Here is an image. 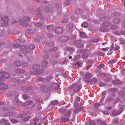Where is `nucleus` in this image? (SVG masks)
<instances>
[{"label": "nucleus", "mask_w": 125, "mask_h": 125, "mask_svg": "<svg viewBox=\"0 0 125 125\" xmlns=\"http://www.w3.org/2000/svg\"><path fill=\"white\" fill-rule=\"evenodd\" d=\"M33 71L31 72L32 74H40L43 72V70L41 69V66L38 64L34 65L33 67Z\"/></svg>", "instance_id": "f257e3e1"}, {"label": "nucleus", "mask_w": 125, "mask_h": 125, "mask_svg": "<svg viewBox=\"0 0 125 125\" xmlns=\"http://www.w3.org/2000/svg\"><path fill=\"white\" fill-rule=\"evenodd\" d=\"M60 111L64 116L70 118L73 112V110L70 108H66L65 109H61Z\"/></svg>", "instance_id": "f03ea898"}, {"label": "nucleus", "mask_w": 125, "mask_h": 125, "mask_svg": "<svg viewBox=\"0 0 125 125\" xmlns=\"http://www.w3.org/2000/svg\"><path fill=\"white\" fill-rule=\"evenodd\" d=\"M20 51L18 53V54L21 56H24L26 55V53L29 52L28 48L25 46H22L20 48Z\"/></svg>", "instance_id": "7ed1b4c3"}, {"label": "nucleus", "mask_w": 125, "mask_h": 125, "mask_svg": "<svg viewBox=\"0 0 125 125\" xmlns=\"http://www.w3.org/2000/svg\"><path fill=\"white\" fill-rule=\"evenodd\" d=\"M24 20H20L19 21V22L21 23L24 27H26L28 26V24L26 22H29L30 21V19L29 17H24Z\"/></svg>", "instance_id": "20e7f679"}, {"label": "nucleus", "mask_w": 125, "mask_h": 125, "mask_svg": "<svg viewBox=\"0 0 125 125\" xmlns=\"http://www.w3.org/2000/svg\"><path fill=\"white\" fill-rule=\"evenodd\" d=\"M80 86L79 85L74 83L70 87V88L72 89L75 92H79L80 90Z\"/></svg>", "instance_id": "39448f33"}, {"label": "nucleus", "mask_w": 125, "mask_h": 125, "mask_svg": "<svg viewBox=\"0 0 125 125\" xmlns=\"http://www.w3.org/2000/svg\"><path fill=\"white\" fill-rule=\"evenodd\" d=\"M8 18L7 16H5L3 17L2 21L3 22L1 23V26L3 27L8 26L9 24L8 23Z\"/></svg>", "instance_id": "423d86ee"}, {"label": "nucleus", "mask_w": 125, "mask_h": 125, "mask_svg": "<svg viewBox=\"0 0 125 125\" xmlns=\"http://www.w3.org/2000/svg\"><path fill=\"white\" fill-rule=\"evenodd\" d=\"M10 76V74L7 73L0 72V78L7 79L9 78Z\"/></svg>", "instance_id": "0eeeda50"}, {"label": "nucleus", "mask_w": 125, "mask_h": 125, "mask_svg": "<svg viewBox=\"0 0 125 125\" xmlns=\"http://www.w3.org/2000/svg\"><path fill=\"white\" fill-rule=\"evenodd\" d=\"M3 110L5 112H7L6 113V115L7 116H11L14 114V113L13 112H10V109H8L6 107L3 108Z\"/></svg>", "instance_id": "6e6552de"}, {"label": "nucleus", "mask_w": 125, "mask_h": 125, "mask_svg": "<svg viewBox=\"0 0 125 125\" xmlns=\"http://www.w3.org/2000/svg\"><path fill=\"white\" fill-rule=\"evenodd\" d=\"M102 19V21H106L103 23V24L104 26L106 27L110 25V23L109 22L107 21L109 20V18L104 17Z\"/></svg>", "instance_id": "1a4fd4ad"}, {"label": "nucleus", "mask_w": 125, "mask_h": 125, "mask_svg": "<svg viewBox=\"0 0 125 125\" xmlns=\"http://www.w3.org/2000/svg\"><path fill=\"white\" fill-rule=\"evenodd\" d=\"M69 38L68 36L62 37L59 38L58 40L60 42H65L69 39Z\"/></svg>", "instance_id": "9d476101"}, {"label": "nucleus", "mask_w": 125, "mask_h": 125, "mask_svg": "<svg viewBox=\"0 0 125 125\" xmlns=\"http://www.w3.org/2000/svg\"><path fill=\"white\" fill-rule=\"evenodd\" d=\"M55 31L56 33L60 34L62 32L63 29L61 27H57L55 29Z\"/></svg>", "instance_id": "9b49d317"}, {"label": "nucleus", "mask_w": 125, "mask_h": 125, "mask_svg": "<svg viewBox=\"0 0 125 125\" xmlns=\"http://www.w3.org/2000/svg\"><path fill=\"white\" fill-rule=\"evenodd\" d=\"M39 119L37 118H35L31 123L30 125H39L37 124Z\"/></svg>", "instance_id": "f8f14e48"}, {"label": "nucleus", "mask_w": 125, "mask_h": 125, "mask_svg": "<svg viewBox=\"0 0 125 125\" xmlns=\"http://www.w3.org/2000/svg\"><path fill=\"white\" fill-rule=\"evenodd\" d=\"M63 117L61 118V121L62 122H69V118L68 117Z\"/></svg>", "instance_id": "ddd939ff"}, {"label": "nucleus", "mask_w": 125, "mask_h": 125, "mask_svg": "<svg viewBox=\"0 0 125 125\" xmlns=\"http://www.w3.org/2000/svg\"><path fill=\"white\" fill-rule=\"evenodd\" d=\"M21 64V62L19 61H15L13 63V65L16 67H19Z\"/></svg>", "instance_id": "4468645a"}, {"label": "nucleus", "mask_w": 125, "mask_h": 125, "mask_svg": "<svg viewBox=\"0 0 125 125\" xmlns=\"http://www.w3.org/2000/svg\"><path fill=\"white\" fill-rule=\"evenodd\" d=\"M87 82L88 83H93V81L94 83H96L98 81V79L97 78H94L93 79V80H90V79H87Z\"/></svg>", "instance_id": "2eb2a0df"}, {"label": "nucleus", "mask_w": 125, "mask_h": 125, "mask_svg": "<svg viewBox=\"0 0 125 125\" xmlns=\"http://www.w3.org/2000/svg\"><path fill=\"white\" fill-rule=\"evenodd\" d=\"M7 87L4 83H0V90H5L6 89Z\"/></svg>", "instance_id": "dca6fc26"}, {"label": "nucleus", "mask_w": 125, "mask_h": 125, "mask_svg": "<svg viewBox=\"0 0 125 125\" xmlns=\"http://www.w3.org/2000/svg\"><path fill=\"white\" fill-rule=\"evenodd\" d=\"M42 7H40L38 9V10H37V15L38 17H40V16H41V12L42 11Z\"/></svg>", "instance_id": "f3484780"}, {"label": "nucleus", "mask_w": 125, "mask_h": 125, "mask_svg": "<svg viewBox=\"0 0 125 125\" xmlns=\"http://www.w3.org/2000/svg\"><path fill=\"white\" fill-rule=\"evenodd\" d=\"M106 94V92L104 91L103 92L102 94V95L101 96L102 97V98L101 100V101L102 102V103L103 101L104 100L105 97V95Z\"/></svg>", "instance_id": "a211bd4d"}, {"label": "nucleus", "mask_w": 125, "mask_h": 125, "mask_svg": "<svg viewBox=\"0 0 125 125\" xmlns=\"http://www.w3.org/2000/svg\"><path fill=\"white\" fill-rule=\"evenodd\" d=\"M53 9L52 8L50 7L48 8L47 7H45V10L46 12H50Z\"/></svg>", "instance_id": "6ab92c4d"}, {"label": "nucleus", "mask_w": 125, "mask_h": 125, "mask_svg": "<svg viewBox=\"0 0 125 125\" xmlns=\"http://www.w3.org/2000/svg\"><path fill=\"white\" fill-rule=\"evenodd\" d=\"M48 64V62L46 61H43L42 63V66L43 68L45 67Z\"/></svg>", "instance_id": "aec40b11"}, {"label": "nucleus", "mask_w": 125, "mask_h": 125, "mask_svg": "<svg viewBox=\"0 0 125 125\" xmlns=\"http://www.w3.org/2000/svg\"><path fill=\"white\" fill-rule=\"evenodd\" d=\"M86 124L87 125H95L96 124L95 121L94 120L90 121L89 124L87 122H86Z\"/></svg>", "instance_id": "412c9836"}, {"label": "nucleus", "mask_w": 125, "mask_h": 125, "mask_svg": "<svg viewBox=\"0 0 125 125\" xmlns=\"http://www.w3.org/2000/svg\"><path fill=\"white\" fill-rule=\"evenodd\" d=\"M97 121L100 125H106L104 122H103L100 119H98Z\"/></svg>", "instance_id": "4be33fe9"}, {"label": "nucleus", "mask_w": 125, "mask_h": 125, "mask_svg": "<svg viewBox=\"0 0 125 125\" xmlns=\"http://www.w3.org/2000/svg\"><path fill=\"white\" fill-rule=\"evenodd\" d=\"M82 109L81 108L78 107L74 110L73 113L74 114L77 113L78 112L80 111Z\"/></svg>", "instance_id": "5701e85b"}, {"label": "nucleus", "mask_w": 125, "mask_h": 125, "mask_svg": "<svg viewBox=\"0 0 125 125\" xmlns=\"http://www.w3.org/2000/svg\"><path fill=\"white\" fill-rule=\"evenodd\" d=\"M120 83V81L118 80H114L113 82V84L115 85H116L119 83Z\"/></svg>", "instance_id": "b1692460"}, {"label": "nucleus", "mask_w": 125, "mask_h": 125, "mask_svg": "<svg viewBox=\"0 0 125 125\" xmlns=\"http://www.w3.org/2000/svg\"><path fill=\"white\" fill-rule=\"evenodd\" d=\"M80 36L81 37L83 38H85L87 37L86 34L83 32H80Z\"/></svg>", "instance_id": "393cba45"}, {"label": "nucleus", "mask_w": 125, "mask_h": 125, "mask_svg": "<svg viewBox=\"0 0 125 125\" xmlns=\"http://www.w3.org/2000/svg\"><path fill=\"white\" fill-rule=\"evenodd\" d=\"M99 41V39L98 38L95 39H91L90 40V42L91 43H95L97 42H98Z\"/></svg>", "instance_id": "a878e982"}, {"label": "nucleus", "mask_w": 125, "mask_h": 125, "mask_svg": "<svg viewBox=\"0 0 125 125\" xmlns=\"http://www.w3.org/2000/svg\"><path fill=\"white\" fill-rule=\"evenodd\" d=\"M81 41L79 40H75L73 42V43L75 45H77L80 43L81 42Z\"/></svg>", "instance_id": "bb28decb"}, {"label": "nucleus", "mask_w": 125, "mask_h": 125, "mask_svg": "<svg viewBox=\"0 0 125 125\" xmlns=\"http://www.w3.org/2000/svg\"><path fill=\"white\" fill-rule=\"evenodd\" d=\"M35 48V46L33 45H30L28 47V50L30 51V50H33Z\"/></svg>", "instance_id": "cd10ccee"}, {"label": "nucleus", "mask_w": 125, "mask_h": 125, "mask_svg": "<svg viewBox=\"0 0 125 125\" xmlns=\"http://www.w3.org/2000/svg\"><path fill=\"white\" fill-rule=\"evenodd\" d=\"M22 89L23 90H31L32 88L30 87L24 86L22 87Z\"/></svg>", "instance_id": "c85d7f7f"}, {"label": "nucleus", "mask_w": 125, "mask_h": 125, "mask_svg": "<svg viewBox=\"0 0 125 125\" xmlns=\"http://www.w3.org/2000/svg\"><path fill=\"white\" fill-rule=\"evenodd\" d=\"M117 62L116 59H112L109 61L108 62L109 64H111V63H114Z\"/></svg>", "instance_id": "c756f323"}, {"label": "nucleus", "mask_w": 125, "mask_h": 125, "mask_svg": "<svg viewBox=\"0 0 125 125\" xmlns=\"http://www.w3.org/2000/svg\"><path fill=\"white\" fill-rule=\"evenodd\" d=\"M73 27V25L72 24H68L67 27V29L69 30L71 29Z\"/></svg>", "instance_id": "7c9ffc66"}, {"label": "nucleus", "mask_w": 125, "mask_h": 125, "mask_svg": "<svg viewBox=\"0 0 125 125\" xmlns=\"http://www.w3.org/2000/svg\"><path fill=\"white\" fill-rule=\"evenodd\" d=\"M120 19L119 18H117L115 19L114 20V22L115 24L118 23L120 21Z\"/></svg>", "instance_id": "2f4dec72"}, {"label": "nucleus", "mask_w": 125, "mask_h": 125, "mask_svg": "<svg viewBox=\"0 0 125 125\" xmlns=\"http://www.w3.org/2000/svg\"><path fill=\"white\" fill-rule=\"evenodd\" d=\"M122 112V111L120 113H119L118 112H117L116 113L115 111L113 112L112 114V115L114 116H115V115H119L120 114V113H121Z\"/></svg>", "instance_id": "473e14b6"}, {"label": "nucleus", "mask_w": 125, "mask_h": 125, "mask_svg": "<svg viewBox=\"0 0 125 125\" xmlns=\"http://www.w3.org/2000/svg\"><path fill=\"white\" fill-rule=\"evenodd\" d=\"M82 27L86 28L88 26V24L87 23L84 22L81 25Z\"/></svg>", "instance_id": "72a5a7b5"}, {"label": "nucleus", "mask_w": 125, "mask_h": 125, "mask_svg": "<svg viewBox=\"0 0 125 125\" xmlns=\"http://www.w3.org/2000/svg\"><path fill=\"white\" fill-rule=\"evenodd\" d=\"M113 100V98L111 97H108L106 100L107 102H109L112 101Z\"/></svg>", "instance_id": "f704fd0d"}, {"label": "nucleus", "mask_w": 125, "mask_h": 125, "mask_svg": "<svg viewBox=\"0 0 125 125\" xmlns=\"http://www.w3.org/2000/svg\"><path fill=\"white\" fill-rule=\"evenodd\" d=\"M32 102L31 101H29L25 103L24 104V106L28 105L30 104Z\"/></svg>", "instance_id": "c9c22d12"}, {"label": "nucleus", "mask_w": 125, "mask_h": 125, "mask_svg": "<svg viewBox=\"0 0 125 125\" xmlns=\"http://www.w3.org/2000/svg\"><path fill=\"white\" fill-rule=\"evenodd\" d=\"M57 49V48L56 47H54L49 50V52H53L54 51H56Z\"/></svg>", "instance_id": "e433bc0d"}, {"label": "nucleus", "mask_w": 125, "mask_h": 125, "mask_svg": "<svg viewBox=\"0 0 125 125\" xmlns=\"http://www.w3.org/2000/svg\"><path fill=\"white\" fill-rule=\"evenodd\" d=\"M14 82L15 83H21L20 79H15Z\"/></svg>", "instance_id": "4c0bfd02"}, {"label": "nucleus", "mask_w": 125, "mask_h": 125, "mask_svg": "<svg viewBox=\"0 0 125 125\" xmlns=\"http://www.w3.org/2000/svg\"><path fill=\"white\" fill-rule=\"evenodd\" d=\"M119 95L123 97L125 95V93L123 91H122L119 93Z\"/></svg>", "instance_id": "58836bf2"}, {"label": "nucleus", "mask_w": 125, "mask_h": 125, "mask_svg": "<svg viewBox=\"0 0 125 125\" xmlns=\"http://www.w3.org/2000/svg\"><path fill=\"white\" fill-rule=\"evenodd\" d=\"M28 65V63L24 62L23 61L22 62V66L23 67H25L27 66Z\"/></svg>", "instance_id": "ea45409f"}, {"label": "nucleus", "mask_w": 125, "mask_h": 125, "mask_svg": "<svg viewBox=\"0 0 125 125\" xmlns=\"http://www.w3.org/2000/svg\"><path fill=\"white\" fill-rule=\"evenodd\" d=\"M94 105L96 108L98 109L100 106V104L98 103L94 104Z\"/></svg>", "instance_id": "a19ab883"}, {"label": "nucleus", "mask_w": 125, "mask_h": 125, "mask_svg": "<svg viewBox=\"0 0 125 125\" xmlns=\"http://www.w3.org/2000/svg\"><path fill=\"white\" fill-rule=\"evenodd\" d=\"M82 10L80 9H77L76 11V13L77 14H80Z\"/></svg>", "instance_id": "79ce46f5"}, {"label": "nucleus", "mask_w": 125, "mask_h": 125, "mask_svg": "<svg viewBox=\"0 0 125 125\" xmlns=\"http://www.w3.org/2000/svg\"><path fill=\"white\" fill-rule=\"evenodd\" d=\"M88 57V55L86 53H83L82 55V57L84 58H86Z\"/></svg>", "instance_id": "37998d69"}, {"label": "nucleus", "mask_w": 125, "mask_h": 125, "mask_svg": "<svg viewBox=\"0 0 125 125\" xmlns=\"http://www.w3.org/2000/svg\"><path fill=\"white\" fill-rule=\"evenodd\" d=\"M51 104L53 105H57L58 104V102L57 101H52L51 102Z\"/></svg>", "instance_id": "c03bdc74"}, {"label": "nucleus", "mask_w": 125, "mask_h": 125, "mask_svg": "<svg viewBox=\"0 0 125 125\" xmlns=\"http://www.w3.org/2000/svg\"><path fill=\"white\" fill-rule=\"evenodd\" d=\"M86 77L88 78H91L93 76L92 74L90 73L87 74L86 75Z\"/></svg>", "instance_id": "a18cd8bd"}, {"label": "nucleus", "mask_w": 125, "mask_h": 125, "mask_svg": "<svg viewBox=\"0 0 125 125\" xmlns=\"http://www.w3.org/2000/svg\"><path fill=\"white\" fill-rule=\"evenodd\" d=\"M44 80V78H39L38 79V81L39 82H43Z\"/></svg>", "instance_id": "49530a36"}, {"label": "nucleus", "mask_w": 125, "mask_h": 125, "mask_svg": "<svg viewBox=\"0 0 125 125\" xmlns=\"http://www.w3.org/2000/svg\"><path fill=\"white\" fill-rule=\"evenodd\" d=\"M8 120H7L5 119H2L1 120V123L2 124H4L5 123H7Z\"/></svg>", "instance_id": "de8ad7c7"}, {"label": "nucleus", "mask_w": 125, "mask_h": 125, "mask_svg": "<svg viewBox=\"0 0 125 125\" xmlns=\"http://www.w3.org/2000/svg\"><path fill=\"white\" fill-rule=\"evenodd\" d=\"M52 79V77L51 76H48L47 78V80L48 81H50Z\"/></svg>", "instance_id": "09e8293b"}, {"label": "nucleus", "mask_w": 125, "mask_h": 125, "mask_svg": "<svg viewBox=\"0 0 125 125\" xmlns=\"http://www.w3.org/2000/svg\"><path fill=\"white\" fill-rule=\"evenodd\" d=\"M42 24V22H40L39 23H38L36 24V27H39L41 26Z\"/></svg>", "instance_id": "8fccbe9b"}, {"label": "nucleus", "mask_w": 125, "mask_h": 125, "mask_svg": "<svg viewBox=\"0 0 125 125\" xmlns=\"http://www.w3.org/2000/svg\"><path fill=\"white\" fill-rule=\"evenodd\" d=\"M116 34L118 35H120L121 34H122V35H124L125 34L124 32L123 31H121L119 33V32H117L116 33Z\"/></svg>", "instance_id": "3c124183"}, {"label": "nucleus", "mask_w": 125, "mask_h": 125, "mask_svg": "<svg viewBox=\"0 0 125 125\" xmlns=\"http://www.w3.org/2000/svg\"><path fill=\"white\" fill-rule=\"evenodd\" d=\"M76 101L77 102H79L80 101V99L79 97L78 96H77L75 98Z\"/></svg>", "instance_id": "603ef678"}, {"label": "nucleus", "mask_w": 125, "mask_h": 125, "mask_svg": "<svg viewBox=\"0 0 125 125\" xmlns=\"http://www.w3.org/2000/svg\"><path fill=\"white\" fill-rule=\"evenodd\" d=\"M118 122V119L117 118H115L113 121V122L115 124H116Z\"/></svg>", "instance_id": "864d4df0"}, {"label": "nucleus", "mask_w": 125, "mask_h": 125, "mask_svg": "<svg viewBox=\"0 0 125 125\" xmlns=\"http://www.w3.org/2000/svg\"><path fill=\"white\" fill-rule=\"evenodd\" d=\"M104 66V64H102L99 65L98 67V68L99 69H101L103 68Z\"/></svg>", "instance_id": "5fc2aeb1"}, {"label": "nucleus", "mask_w": 125, "mask_h": 125, "mask_svg": "<svg viewBox=\"0 0 125 125\" xmlns=\"http://www.w3.org/2000/svg\"><path fill=\"white\" fill-rule=\"evenodd\" d=\"M75 65L76 66H77L78 67V68L80 67H81V65L80 64V63L78 62H76V63L75 64Z\"/></svg>", "instance_id": "6e6d98bb"}, {"label": "nucleus", "mask_w": 125, "mask_h": 125, "mask_svg": "<svg viewBox=\"0 0 125 125\" xmlns=\"http://www.w3.org/2000/svg\"><path fill=\"white\" fill-rule=\"evenodd\" d=\"M109 49V47H106L105 48H102V50L104 51H106L108 50V49Z\"/></svg>", "instance_id": "4d7b16f0"}, {"label": "nucleus", "mask_w": 125, "mask_h": 125, "mask_svg": "<svg viewBox=\"0 0 125 125\" xmlns=\"http://www.w3.org/2000/svg\"><path fill=\"white\" fill-rule=\"evenodd\" d=\"M116 90V89L115 88H112L111 89V91L112 92H115Z\"/></svg>", "instance_id": "13d9d810"}, {"label": "nucleus", "mask_w": 125, "mask_h": 125, "mask_svg": "<svg viewBox=\"0 0 125 125\" xmlns=\"http://www.w3.org/2000/svg\"><path fill=\"white\" fill-rule=\"evenodd\" d=\"M116 27L115 25H113L111 26V29H115Z\"/></svg>", "instance_id": "bf43d9fd"}, {"label": "nucleus", "mask_w": 125, "mask_h": 125, "mask_svg": "<svg viewBox=\"0 0 125 125\" xmlns=\"http://www.w3.org/2000/svg\"><path fill=\"white\" fill-rule=\"evenodd\" d=\"M92 66V65H88L87 66L86 68V70H88Z\"/></svg>", "instance_id": "052dcab7"}, {"label": "nucleus", "mask_w": 125, "mask_h": 125, "mask_svg": "<svg viewBox=\"0 0 125 125\" xmlns=\"http://www.w3.org/2000/svg\"><path fill=\"white\" fill-rule=\"evenodd\" d=\"M47 29L49 31H50L51 30V29H52V26L50 25L47 26Z\"/></svg>", "instance_id": "680f3d73"}, {"label": "nucleus", "mask_w": 125, "mask_h": 125, "mask_svg": "<svg viewBox=\"0 0 125 125\" xmlns=\"http://www.w3.org/2000/svg\"><path fill=\"white\" fill-rule=\"evenodd\" d=\"M24 71L23 69H21L19 70V73H24Z\"/></svg>", "instance_id": "e2e57ef3"}, {"label": "nucleus", "mask_w": 125, "mask_h": 125, "mask_svg": "<svg viewBox=\"0 0 125 125\" xmlns=\"http://www.w3.org/2000/svg\"><path fill=\"white\" fill-rule=\"evenodd\" d=\"M58 55L57 53H55L53 56V57L55 58H57L58 57Z\"/></svg>", "instance_id": "0e129e2a"}, {"label": "nucleus", "mask_w": 125, "mask_h": 125, "mask_svg": "<svg viewBox=\"0 0 125 125\" xmlns=\"http://www.w3.org/2000/svg\"><path fill=\"white\" fill-rule=\"evenodd\" d=\"M24 116H25V115H24L22 114L19 115L18 116V117L19 118H22L24 117Z\"/></svg>", "instance_id": "69168bd1"}, {"label": "nucleus", "mask_w": 125, "mask_h": 125, "mask_svg": "<svg viewBox=\"0 0 125 125\" xmlns=\"http://www.w3.org/2000/svg\"><path fill=\"white\" fill-rule=\"evenodd\" d=\"M67 21V19H64L62 21V23H65Z\"/></svg>", "instance_id": "338daca9"}, {"label": "nucleus", "mask_w": 125, "mask_h": 125, "mask_svg": "<svg viewBox=\"0 0 125 125\" xmlns=\"http://www.w3.org/2000/svg\"><path fill=\"white\" fill-rule=\"evenodd\" d=\"M50 89L48 88H47V87H45L44 90V91L45 92H48L49 91Z\"/></svg>", "instance_id": "774afa93"}]
</instances>
